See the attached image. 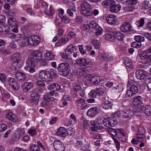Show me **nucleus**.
<instances>
[{
	"label": "nucleus",
	"mask_w": 151,
	"mask_h": 151,
	"mask_svg": "<svg viewBox=\"0 0 151 151\" xmlns=\"http://www.w3.org/2000/svg\"><path fill=\"white\" fill-rule=\"evenodd\" d=\"M70 66L67 63H63L59 64L57 68L58 70L61 73L62 75L66 76L69 74Z\"/></svg>",
	"instance_id": "obj_1"
},
{
	"label": "nucleus",
	"mask_w": 151,
	"mask_h": 151,
	"mask_svg": "<svg viewBox=\"0 0 151 151\" xmlns=\"http://www.w3.org/2000/svg\"><path fill=\"white\" fill-rule=\"evenodd\" d=\"M91 6L88 3L83 2L81 6V13L85 16H91L92 14Z\"/></svg>",
	"instance_id": "obj_2"
},
{
	"label": "nucleus",
	"mask_w": 151,
	"mask_h": 151,
	"mask_svg": "<svg viewBox=\"0 0 151 151\" xmlns=\"http://www.w3.org/2000/svg\"><path fill=\"white\" fill-rule=\"evenodd\" d=\"M27 41V45L30 46H36L40 42V38L36 36L29 37L24 41Z\"/></svg>",
	"instance_id": "obj_3"
},
{
	"label": "nucleus",
	"mask_w": 151,
	"mask_h": 151,
	"mask_svg": "<svg viewBox=\"0 0 151 151\" xmlns=\"http://www.w3.org/2000/svg\"><path fill=\"white\" fill-rule=\"evenodd\" d=\"M32 58H33L36 64L40 62L42 60V52L39 50H35L32 53Z\"/></svg>",
	"instance_id": "obj_4"
},
{
	"label": "nucleus",
	"mask_w": 151,
	"mask_h": 151,
	"mask_svg": "<svg viewBox=\"0 0 151 151\" xmlns=\"http://www.w3.org/2000/svg\"><path fill=\"white\" fill-rule=\"evenodd\" d=\"M53 147L56 151H64L65 147L63 143L60 141L57 140L53 143Z\"/></svg>",
	"instance_id": "obj_5"
},
{
	"label": "nucleus",
	"mask_w": 151,
	"mask_h": 151,
	"mask_svg": "<svg viewBox=\"0 0 151 151\" xmlns=\"http://www.w3.org/2000/svg\"><path fill=\"white\" fill-rule=\"evenodd\" d=\"M121 116L125 118L131 117L134 114V113L130 109L125 108L121 111Z\"/></svg>",
	"instance_id": "obj_6"
},
{
	"label": "nucleus",
	"mask_w": 151,
	"mask_h": 151,
	"mask_svg": "<svg viewBox=\"0 0 151 151\" xmlns=\"http://www.w3.org/2000/svg\"><path fill=\"white\" fill-rule=\"evenodd\" d=\"M142 99L141 96H138L134 97L133 101L134 104L138 105L137 106V108L136 110L137 112H139L141 111V106L140 105L142 103Z\"/></svg>",
	"instance_id": "obj_7"
},
{
	"label": "nucleus",
	"mask_w": 151,
	"mask_h": 151,
	"mask_svg": "<svg viewBox=\"0 0 151 151\" xmlns=\"http://www.w3.org/2000/svg\"><path fill=\"white\" fill-rule=\"evenodd\" d=\"M7 81L11 87L15 90H18L19 88V85L15 81L14 78H8Z\"/></svg>",
	"instance_id": "obj_8"
},
{
	"label": "nucleus",
	"mask_w": 151,
	"mask_h": 151,
	"mask_svg": "<svg viewBox=\"0 0 151 151\" xmlns=\"http://www.w3.org/2000/svg\"><path fill=\"white\" fill-rule=\"evenodd\" d=\"M99 113V110L96 107L90 108L87 111V114L88 116L94 117Z\"/></svg>",
	"instance_id": "obj_9"
},
{
	"label": "nucleus",
	"mask_w": 151,
	"mask_h": 151,
	"mask_svg": "<svg viewBox=\"0 0 151 151\" xmlns=\"http://www.w3.org/2000/svg\"><path fill=\"white\" fill-rule=\"evenodd\" d=\"M30 101L35 104H37L39 101L40 95L35 92L32 91L30 94Z\"/></svg>",
	"instance_id": "obj_10"
},
{
	"label": "nucleus",
	"mask_w": 151,
	"mask_h": 151,
	"mask_svg": "<svg viewBox=\"0 0 151 151\" xmlns=\"http://www.w3.org/2000/svg\"><path fill=\"white\" fill-rule=\"evenodd\" d=\"M132 26L128 22H124L121 26L120 29L122 31L128 32L131 31Z\"/></svg>",
	"instance_id": "obj_11"
},
{
	"label": "nucleus",
	"mask_w": 151,
	"mask_h": 151,
	"mask_svg": "<svg viewBox=\"0 0 151 151\" xmlns=\"http://www.w3.org/2000/svg\"><path fill=\"white\" fill-rule=\"evenodd\" d=\"M22 65V62L21 60L13 61L12 64L11 66V68L13 70H18Z\"/></svg>",
	"instance_id": "obj_12"
},
{
	"label": "nucleus",
	"mask_w": 151,
	"mask_h": 151,
	"mask_svg": "<svg viewBox=\"0 0 151 151\" xmlns=\"http://www.w3.org/2000/svg\"><path fill=\"white\" fill-rule=\"evenodd\" d=\"M135 74L136 78L139 80L143 79L146 75L145 71L142 70H139L137 71Z\"/></svg>",
	"instance_id": "obj_13"
},
{
	"label": "nucleus",
	"mask_w": 151,
	"mask_h": 151,
	"mask_svg": "<svg viewBox=\"0 0 151 151\" xmlns=\"http://www.w3.org/2000/svg\"><path fill=\"white\" fill-rule=\"evenodd\" d=\"M15 78L19 81H24L27 79V76L24 73L18 72L15 74Z\"/></svg>",
	"instance_id": "obj_14"
},
{
	"label": "nucleus",
	"mask_w": 151,
	"mask_h": 151,
	"mask_svg": "<svg viewBox=\"0 0 151 151\" xmlns=\"http://www.w3.org/2000/svg\"><path fill=\"white\" fill-rule=\"evenodd\" d=\"M106 19L108 23L111 24H114L117 20L116 16L112 14L109 15L107 16Z\"/></svg>",
	"instance_id": "obj_15"
},
{
	"label": "nucleus",
	"mask_w": 151,
	"mask_h": 151,
	"mask_svg": "<svg viewBox=\"0 0 151 151\" xmlns=\"http://www.w3.org/2000/svg\"><path fill=\"white\" fill-rule=\"evenodd\" d=\"M51 98H52L50 97L49 94H46L44 95L41 105L43 106H47L49 104V102L51 100Z\"/></svg>",
	"instance_id": "obj_16"
},
{
	"label": "nucleus",
	"mask_w": 151,
	"mask_h": 151,
	"mask_svg": "<svg viewBox=\"0 0 151 151\" xmlns=\"http://www.w3.org/2000/svg\"><path fill=\"white\" fill-rule=\"evenodd\" d=\"M24 129H18L15 132L14 137V139L18 140L19 139L24 132Z\"/></svg>",
	"instance_id": "obj_17"
},
{
	"label": "nucleus",
	"mask_w": 151,
	"mask_h": 151,
	"mask_svg": "<svg viewBox=\"0 0 151 151\" xmlns=\"http://www.w3.org/2000/svg\"><path fill=\"white\" fill-rule=\"evenodd\" d=\"M90 62H88L87 60L85 58H79L76 60V64L80 66H86L89 64Z\"/></svg>",
	"instance_id": "obj_18"
},
{
	"label": "nucleus",
	"mask_w": 151,
	"mask_h": 151,
	"mask_svg": "<svg viewBox=\"0 0 151 151\" xmlns=\"http://www.w3.org/2000/svg\"><path fill=\"white\" fill-rule=\"evenodd\" d=\"M56 134L58 136L65 137L67 135V131L64 127H60L58 129Z\"/></svg>",
	"instance_id": "obj_19"
},
{
	"label": "nucleus",
	"mask_w": 151,
	"mask_h": 151,
	"mask_svg": "<svg viewBox=\"0 0 151 151\" xmlns=\"http://www.w3.org/2000/svg\"><path fill=\"white\" fill-rule=\"evenodd\" d=\"M77 49L76 46L74 45H70L67 47L66 48L65 52L66 55H69L71 53L74 52V51Z\"/></svg>",
	"instance_id": "obj_20"
},
{
	"label": "nucleus",
	"mask_w": 151,
	"mask_h": 151,
	"mask_svg": "<svg viewBox=\"0 0 151 151\" xmlns=\"http://www.w3.org/2000/svg\"><path fill=\"white\" fill-rule=\"evenodd\" d=\"M17 22L15 18L11 17L9 19L8 23L9 25L11 27L13 28L17 26Z\"/></svg>",
	"instance_id": "obj_21"
},
{
	"label": "nucleus",
	"mask_w": 151,
	"mask_h": 151,
	"mask_svg": "<svg viewBox=\"0 0 151 151\" xmlns=\"http://www.w3.org/2000/svg\"><path fill=\"white\" fill-rule=\"evenodd\" d=\"M6 117L8 119L14 122L17 121V118L15 114L12 112H9L6 115Z\"/></svg>",
	"instance_id": "obj_22"
},
{
	"label": "nucleus",
	"mask_w": 151,
	"mask_h": 151,
	"mask_svg": "<svg viewBox=\"0 0 151 151\" xmlns=\"http://www.w3.org/2000/svg\"><path fill=\"white\" fill-rule=\"evenodd\" d=\"M26 67H34L36 64V62L35 61L33 58L32 57L29 58L26 61Z\"/></svg>",
	"instance_id": "obj_23"
},
{
	"label": "nucleus",
	"mask_w": 151,
	"mask_h": 151,
	"mask_svg": "<svg viewBox=\"0 0 151 151\" xmlns=\"http://www.w3.org/2000/svg\"><path fill=\"white\" fill-rule=\"evenodd\" d=\"M121 6L119 4H116L115 2L110 7V11L112 13L117 12L120 10Z\"/></svg>",
	"instance_id": "obj_24"
},
{
	"label": "nucleus",
	"mask_w": 151,
	"mask_h": 151,
	"mask_svg": "<svg viewBox=\"0 0 151 151\" xmlns=\"http://www.w3.org/2000/svg\"><path fill=\"white\" fill-rule=\"evenodd\" d=\"M89 81L92 83L96 84L99 83L101 81L100 77L98 76H91Z\"/></svg>",
	"instance_id": "obj_25"
},
{
	"label": "nucleus",
	"mask_w": 151,
	"mask_h": 151,
	"mask_svg": "<svg viewBox=\"0 0 151 151\" xmlns=\"http://www.w3.org/2000/svg\"><path fill=\"white\" fill-rule=\"evenodd\" d=\"M143 111L144 114L147 116L151 115V105H146L143 107Z\"/></svg>",
	"instance_id": "obj_26"
},
{
	"label": "nucleus",
	"mask_w": 151,
	"mask_h": 151,
	"mask_svg": "<svg viewBox=\"0 0 151 151\" xmlns=\"http://www.w3.org/2000/svg\"><path fill=\"white\" fill-rule=\"evenodd\" d=\"M101 58L105 61H110L112 60V57L107 55L104 51H103L101 53Z\"/></svg>",
	"instance_id": "obj_27"
},
{
	"label": "nucleus",
	"mask_w": 151,
	"mask_h": 151,
	"mask_svg": "<svg viewBox=\"0 0 151 151\" xmlns=\"http://www.w3.org/2000/svg\"><path fill=\"white\" fill-rule=\"evenodd\" d=\"M142 8L145 9L151 7V0H145L141 4Z\"/></svg>",
	"instance_id": "obj_28"
},
{
	"label": "nucleus",
	"mask_w": 151,
	"mask_h": 151,
	"mask_svg": "<svg viewBox=\"0 0 151 151\" xmlns=\"http://www.w3.org/2000/svg\"><path fill=\"white\" fill-rule=\"evenodd\" d=\"M113 34L115 39L116 38L119 40H122L124 37V35L119 31L114 32H113Z\"/></svg>",
	"instance_id": "obj_29"
},
{
	"label": "nucleus",
	"mask_w": 151,
	"mask_h": 151,
	"mask_svg": "<svg viewBox=\"0 0 151 151\" xmlns=\"http://www.w3.org/2000/svg\"><path fill=\"white\" fill-rule=\"evenodd\" d=\"M45 59L50 60H53L54 58V55L51 52L48 51L44 54Z\"/></svg>",
	"instance_id": "obj_30"
},
{
	"label": "nucleus",
	"mask_w": 151,
	"mask_h": 151,
	"mask_svg": "<svg viewBox=\"0 0 151 151\" xmlns=\"http://www.w3.org/2000/svg\"><path fill=\"white\" fill-rule=\"evenodd\" d=\"M45 14L48 16H52L54 14L55 11L53 8L51 6L48 8L45 9L44 11Z\"/></svg>",
	"instance_id": "obj_31"
},
{
	"label": "nucleus",
	"mask_w": 151,
	"mask_h": 151,
	"mask_svg": "<svg viewBox=\"0 0 151 151\" xmlns=\"http://www.w3.org/2000/svg\"><path fill=\"white\" fill-rule=\"evenodd\" d=\"M24 85L25 87L23 89V90L24 92H27L29 91L33 87V83L30 82H25Z\"/></svg>",
	"instance_id": "obj_32"
},
{
	"label": "nucleus",
	"mask_w": 151,
	"mask_h": 151,
	"mask_svg": "<svg viewBox=\"0 0 151 151\" xmlns=\"http://www.w3.org/2000/svg\"><path fill=\"white\" fill-rule=\"evenodd\" d=\"M12 59L13 61H20L21 60V56L19 53L17 52L13 55Z\"/></svg>",
	"instance_id": "obj_33"
},
{
	"label": "nucleus",
	"mask_w": 151,
	"mask_h": 151,
	"mask_svg": "<svg viewBox=\"0 0 151 151\" xmlns=\"http://www.w3.org/2000/svg\"><path fill=\"white\" fill-rule=\"evenodd\" d=\"M115 4V1L112 0H107L104 1L102 3L103 6L105 8L111 6L112 5Z\"/></svg>",
	"instance_id": "obj_34"
},
{
	"label": "nucleus",
	"mask_w": 151,
	"mask_h": 151,
	"mask_svg": "<svg viewBox=\"0 0 151 151\" xmlns=\"http://www.w3.org/2000/svg\"><path fill=\"white\" fill-rule=\"evenodd\" d=\"M105 38L106 40L110 42H114L115 40L114 36L112 35L110 33L105 34Z\"/></svg>",
	"instance_id": "obj_35"
},
{
	"label": "nucleus",
	"mask_w": 151,
	"mask_h": 151,
	"mask_svg": "<svg viewBox=\"0 0 151 151\" xmlns=\"http://www.w3.org/2000/svg\"><path fill=\"white\" fill-rule=\"evenodd\" d=\"M112 106L111 102L109 101H105L103 104V106L104 108L108 109H111Z\"/></svg>",
	"instance_id": "obj_36"
},
{
	"label": "nucleus",
	"mask_w": 151,
	"mask_h": 151,
	"mask_svg": "<svg viewBox=\"0 0 151 151\" xmlns=\"http://www.w3.org/2000/svg\"><path fill=\"white\" fill-rule=\"evenodd\" d=\"M89 27L93 28L96 29H97L100 27L95 21H91L88 24Z\"/></svg>",
	"instance_id": "obj_37"
},
{
	"label": "nucleus",
	"mask_w": 151,
	"mask_h": 151,
	"mask_svg": "<svg viewBox=\"0 0 151 151\" xmlns=\"http://www.w3.org/2000/svg\"><path fill=\"white\" fill-rule=\"evenodd\" d=\"M45 81L51 82L53 79V77L49 71L47 70L46 72V76H45Z\"/></svg>",
	"instance_id": "obj_38"
},
{
	"label": "nucleus",
	"mask_w": 151,
	"mask_h": 151,
	"mask_svg": "<svg viewBox=\"0 0 151 151\" xmlns=\"http://www.w3.org/2000/svg\"><path fill=\"white\" fill-rule=\"evenodd\" d=\"M76 35V32L72 31H70L67 34V37L66 39H68V41L69 40H71L74 38Z\"/></svg>",
	"instance_id": "obj_39"
},
{
	"label": "nucleus",
	"mask_w": 151,
	"mask_h": 151,
	"mask_svg": "<svg viewBox=\"0 0 151 151\" xmlns=\"http://www.w3.org/2000/svg\"><path fill=\"white\" fill-rule=\"evenodd\" d=\"M147 53L146 50L142 51L140 54V56L142 59H143L145 63L146 59L147 58L148 55H147Z\"/></svg>",
	"instance_id": "obj_40"
},
{
	"label": "nucleus",
	"mask_w": 151,
	"mask_h": 151,
	"mask_svg": "<svg viewBox=\"0 0 151 151\" xmlns=\"http://www.w3.org/2000/svg\"><path fill=\"white\" fill-rule=\"evenodd\" d=\"M46 70H42L39 73V77L42 81H44L45 80V76H46Z\"/></svg>",
	"instance_id": "obj_41"
},
{
	"label": "nucleus",
	"mask_w": 151,
	"mask_h": 151,
	"mask_svg": "<svg viewBox=\"0 0 151 151\" xmlns=\"http://www.w3.org/2000/svg\"><path fill=\"white\" fill-rule=\"evenodd\" d=\"M81 86L80 85H76L74 86L72 90L75 94L77 93L78 92H79L82 89Z\"/></svg>",
	"instance_id": "obj_42"
},
{
	"label": "nucleus",
	"mask_w": 151,
	"mask_h": 151,
	"mask_svg": "<svg viewBox=\"0 0 151 151\" xmlns=\"http://www.w3.org/2000/svg\"><path fill=\"white\" fill-rule=\"evenodd\" d=\"M66 42H68V39L64 38H61L58 40L56 43V45L58 46H59L62 45L63 44L65 43Z\"/></svg>",
	"instance_id": "obj_43"
},
{
	"label": "nucleus",
	"mask_w": 151,
	"mask_h": 151,
	"mask_svg": "<svg viewBox=\"0 0 151 151\" xmlns=\"http://www.w3.org/2000/svg\"><path fill=\"white\" fill-rule=\"evenodd\" d=\"M91 137L95 139H99L101 138V135L98 133L94 132H90Z\"/></svg>",
	"instance_id": "obj_44"
},
{
	"label": "nucleus",
	"mask_w": 151,
	"mask_h": 151,
	"mask_svg": "<svg viewBox=\"0 0 151 151\" xmlns=\"http://www.w3.org/2000/svg\"><path fill=\"white\" fill-rule=\"evenodd\" d=\"M124 63L126 66L129 68H133L132 63L129 59L124 60Z\"/></svg>",
	"instance_id": "obj_45"
},
{
	"label": "nucleus",
	"mask_w": 151,
	"mask_h": 151,
	"mask_svg": "<svg viewBox=\"0 0 151 151\" xmlns=\"http://www.w3.org/2000/svg\"><path fill=\"white\" fill-rule=\"evenodd\" d=\"M118 137L119 140L122 142L125 141L127 139L126 135V134L124 133L122 134L118 135Z\"/></svg>",
	"instance_id": "obj_46"
},
{
	"label": "nucleus",
	"mask_w": 151,
	"mask_h": 151,
	"mask_svg": "<svg viewBox=\"0 0 151 151\" xmlns=\"http://www.w3.org/2000/svg\"><path fill=\"white\" fill-rule=\"evenodd\" d=\"M109 127H114L117 124V121L113 119H110Z\"/></svg>",
	"instance_id": "obj_47"
},
{
	"label": "nucleus",
	"mask_w": 151,
	"mask_h": 151,
	"mask_svg": "<svg viewBox=\"0 0 151 151\" xmlns=\"http://www.w3.org/2000/svg\"><path fill=\"white\" fill-rule=\"evenodd\" d=\"M134 38L136 42L140 43L142 42H143L145 40L144 37L139 35L135 36Z\"/></svg>",
	"instance_id": "obj_48"
},
{
	"label": "nucleus",
	"mask_w": 151,
	"mask_h": 151,
	"mask_svg": "<svg viewBox=\"0 0 151 151\" xmlns=\"http://www.w3.org/2000/svg\"><path fill=\"white\" fill-rule=\"evenodd\" d=\"M137 0H127L126 1V4L128 5H131L133 6L135 5L137 3Z\"/></svg>",
	"instance_id": "obj_49"
},
{
	"label": "nucleus",
	"mask_w": 151,
	"mask_h": 151,
	"mask_svg": "<svg viewBox=\"0 0 151 151\" xmlns=\"http://www.w3.org/2000/svg\"><path fill=\"white\" fill-rule=\"evenodd\" d=\"M142 45L141 43L138 42H134L132 43L131 44L132 47L134 48H139Z\"/></svg>",
	"instance_id": "obj_50"
},
{
	"label": "nucleus",
	"mask_w": 151,
	"mask_h": 151,
	"mask_svg": "<svg viewBox=\"0 0 151 151\" xmlns=\"http://www.w3.org/2000/svg\"><path fill=\"white\" fill-rule=\"evenodd\" d=\"M86 73V72L84 69H79L78 70L76 74L78 77H81Z\"/></svg>",
	"instance_id": "obj_51"
},
{
	"label": "nucleus",
	"mask_w": 151,
	"mask_h": 151,
	"mask_svg": "<svg viewBox=\"0 0 151 151\" xmlns=\"http://www.w3.org/2000/svg\"><path fill=\"white\" fill-rule=\"evenodd\" d=\"M96 90L97 95L99 96H101L103 94L104 92V90L102 88H97Z\"/></svg>",
	"instance_id": "obj_52"
},
{
	"label": "nucleus",
	"mask_w": 151,
	"mask_h": 151,
	"mask_svg": "<svg viewBox=\"0 0 151 151\" xmlns=\"http://www.w3.org/2000/svg\"><path fill=\"white\" fill-rule=\"evenodd\" d=\"M30 151H40L39 147L37 145H33L30 148Z\"/></svg>",
	"instance_id": "obj_53"
},
{
	"label": "nucleus",
	"mask_w": 151,
	"mask_h": 151,
	"mask_svg": "<svg viewBox=\"0 0 151 151\" xmlns=\"http://www.w3.org/2000/svg\"><path fill=\"white\" fill-rule=\"evenodd\" d=\"M91 125L93 126H94L95 127L97 128V129H101L103 128V126L100 125L95 124V122L94 121L92 120L91 121Z\"/></svg>",
	"instance_id": "obj_54"
},
{
	"label": "nucleus",
	"mask_w": 151,
	"mask_h": 151,
	"mask_svg": "<svg viewBox=\"0 0 151 151\" xmlns=\"http://www.w3.org/2000/svg\"><path fill=\"white\" fill-rule=\"evenodd\" d=\"M29 134L32 136H34L37 133L36 129L33 128H31L29 129V130L28 132Z\"/></svg>",
	"instance_id": "obj_55"
},
{
	"label": "nucleus",
	"mask_w": 151,
	"mask_h": 151,
	"mask_svg": "<svg viewBox=\"0 0 151 151\" xmlns=\"http://www.w3.org/2000/svg\"><path fill=\"white\" fill-rule=\"evenodd\" d=\"M145 23V20L144 18H141L138 21L137 24L138 27H142Z\"/></svg>",
	"instance_id": "obj_56"
},
{
	"label": "nucleus",
	"mask_w": 151,
	"mask_h": 151,
	"mask_svg": "<svg viewBox=\"0 0 151 151\" xmlns=\"http://www.w3.org/2000/svg\"><path fill=\"white\" fill-rule=\"evenodd\" d=\"M135 9L133 6H126L124 7V9L126 12H129L133 11Z\"/></svg>",
	"instance_id": "obj_57"
},
{
	"label": "nucleus",
	"mask_w": 151,
	"mask_h": 151,
	"mask_svg": "<svg viewBox=\"0 0 151 151\" xmlns=\"http://www.w3.org/2000/svg\"><path fill=\"white\" fill-rule=\"evenodd\" d=\"M145 133V130L144 128L142 127H139L138 128V131L137 134H140V136H143Z\"/></svg>",
	"instance_id": "obj_58"
},
{
	"label": "nucleus",
	"mask_w": 151,
	"mask_h": 151,
	"mask_svg": "<svg viewBox=\"0 0 151 151\" xmlns=\"http://www.w3.org/2000/svg\"><path fill=\"white\" fill-rule=\"evenodd\" d=\"M97 95L96 90H92L89 93V96L91 98H95Z\"/></svg>",
	"instance_id": "obj_59"
},
{
	"label": "nucleus",
	"mask_w": 151,
	"mask_h": 151,
	"mask_svg": "<svg viewBox=\"0 0 151 151\" xmlns=\"http://www.w3.org/2000/svg\"><path fill=\"white\" fill-rule=\"evenodd\" d=\"M93 45L95 49H98L100 47V43L99 41L94 40L93 42Z\"/></svg>",
	"instance_id": "obj_60"
},
{
	"label": "nucleus",
	"mask_w": 151,
	"mask_h": 151,
	"mask_svg": "<svg viewBox=\"0 0 151 151\" xmlns=\"http://www.w3.org/2000/svg\"><path fill=\"white\" fill-rule=\"evenodd\" d=\"M110 119L109 118H104L103 120L104 125L108 127H109Z\"/></svg>",
	"instance_id": "obj_61"
},
{
	"label": "nucleus",
	"mask_w": 151,
	"mask_h": 151,
	"mask_svg": "<svg viewBox=\"0 0 151 151\" xmlns=\"http://www.w3.org/2000/svg\"><path fill=\"white\" fill-rule=\"evenodd\" d=\"M127 94L128 97H131L136 94L134 93L132 90V89L129 88V89L127 91Z\"/></svg>",
	"instance_id": "obj_62"
},
{
	"label": "nucleus",
	"mask_w": 151,
	"mask_h": 151,
	"mask_svg": "<svg viewBox=\"0 0 151 151\" xmlns=\"http://www.w3.org/2000/svg\"><path fill=\"white\" fill-rule=\"evenodd\" d=\"M6 79V75L3 73H0V80L2 82L5 81Z\"/></svg>",
	"instance_id": "obj_63"
},
{
	"label": "nucleus",
	"mask_w": 151,
	"mask_h": 151,
	"mask_svg": "<svg viewBox=\"0 0 151 151\" xmlns=\"http://www.w3.org/2000/svg\"><path fill=\"white\" fill-rule=\"evenodd\" d=\"M61 19L62 22L68 24L70 22L69 19L66 16H63Z\"/></svg>",
	"instance_id": "obj_64"
}]
</instances>
